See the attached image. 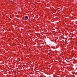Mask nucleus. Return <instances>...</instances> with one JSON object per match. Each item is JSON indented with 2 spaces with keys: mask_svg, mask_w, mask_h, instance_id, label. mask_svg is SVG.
Instances as JSON below:
<instances>
[{
  "mask_svg": "<svg viewBox=\"0 0 77 77\" xmlns=\"http://www.w3.org/2000/svg\"><path fill=\"white\" fill-rule=\"evenodd\" d=\"M25 20H28V17L27 16H26L25 17Z\"/></svg>",
  "mask_w": 77,
  "mask_h": 77,
  "instance_id": "f257e3e1",
  "label": "nucleus"
},
{
  "mask_svg": "<svg viewBox=\"0 0 77 77\" xmlns=\"http://www.w3.org/2000/svg\"><path fill=\"white\" fill-rule=\"evenodd\" d=\"M11 2H12V1H11Z\"/></svg>",
  "mask_w": 77,
  "mask_h": 77,
  "instance_id": "f03ea898",
  "label": "nucleus"
}]
</instances>
